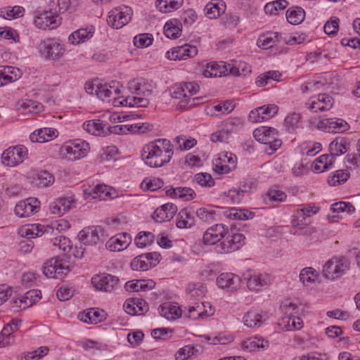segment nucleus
Returning <instances> with one entry per match:
<instances>
[{
	"label": "nucleus",
	"mask_w": 360,
	"mask_h": 360,
	"mask_svg": "<svg viewBox=\"0 0 360 360\" xmlns=\"http://www.w3.org/2000/svg\"><path fill=\"white\" fill-rule=\"evenodd\" d=\"M39 50L46 59L58 62L63 57L65 48L58 39L49 38L41 41L39 44Z\"/></svg>",
	"instance_id": "obj_5"
},
{
	"label": "nucleus",
	"mask_w": 360,
	"mask_h": 360,
	"mask_svg": "<svg viewBox=\"0 0 360 360\" xmlns=\"http://www.w3.org/2000/svg\"><path fill=\"white\" fill-rule=\"evenodd\" d=\"M224 214L228 218L238 220H246L252 219L254 217L252 212L246 210H237L236 208H231L228 211H224Z\"/></svg>",
	"instance_id": "obj_44"
},
{
	"label": "nucleus",
	"mask_w": 360,
	"mask_h": 360,
	"mask_svg": "<svg viewBox=\"0 0 360 360\" xmlns=\"http://www.w3.org/2000/svg\"><path fill=\"white\" fill-rule=\"evenodd\" d=\"M229 73L235 76H246L251 72V67L244 62L234 65L229 63Z\"/></svg>",
	"instance_id": "obj_49"
},
{
	"label": "nucleus",
	"mask_w": 360,
	"mask_h": 360,
	"mask_svg": "<svg viewBox=\"0 0 360 360\" xmlns=\"http://www.w3.org/2000/svg\"><path fill=\"white\" fill-rule=\"evenodd\" d=\"M334 162V158L326 154L319 156L312 163L311 167L314 172H323L328 169Z\"/></svg>",
	"instance_id": "obj_31"
},
{
	"label": "nucleus",
	"mask_w": 360,
	"mask_h": 360,
	"mask_svg": "<svg viewBox=\"0 0 360 360\" xmlns=\"http://www.w3.org/2000/svg\"><path fill=\"white\" fill-rule=\"evenodd\" d=\"M229 63L225 62H211L202 65V75L206 77H221L222 75H228Z\"/></svg>",
	"instance_id": "obj_16"
},
{
	"label": "nucleus",
	"mask_w": 360,
	"mask_h": 360,
	"mask_svg": "<svg viewBox=\"0 0 360 360\" xmlns=\"http://www.w3.org/2000/svg\"><path fill=\"white\" fill-rule=\"evenodd\" d=\"M131 241L129 234L122 233L112 237L105 244L106 248L110 251H121L125 249Z\"/></svg>",
	"instance_id": "obj_22"
},
{
	"label": "nucleus",
	"mask_w": 360,
	"mask_h": 360,
	"mask_svg": "<svg viewBox=\"0 0 360 360\" xmlns=\"http://www.w3.org/2000/svg\"><path fill=\"white\" fill-rule=\"evenodd\" d=\"M330 210L333 212L346 213L349 214L354 212L355 208L351 202L340 201L331 205Z\"/></svg>",
	"instance_id": "obj_52"
},
{
	"label": "nucleus",
	"mask_w": 360,
	"mask_h": 360,
	"mask_svg": "<svg viewBox=\"0 0 360 360\" xmlns=\"http://www.w3.org/2000/svg\"><path fill=\"white\" fill-rule=\"evenodd\" d=\"M79 238L82 245L99 246L105 240L104 230L101 226H89L82 230Z\"/></svg>",
	"instance_id": "obj_7"
},
{
	"label": "nucleus",
	"mask_w": 360,
	"mask_h": 360,
	"mask_svg": "<svg viewBox=\"0 0 360 360\" xmlns=\"http://www.w3.org/2000/svg\"><path fill=\"white\" fill-rule=\"evenodd\" d=\"M177 211L176 206L173 203H166L158 207L153 214V218L156 222L169 221Z\"/></svg>",
	"instance_id": "obj_20"
},
{
	"label": "nucleus",
	"mask_w": 360,
	"mask_h": 360,
	"mask_svg": "<svg viewBox=\"0 0 360 360\" xmlns=\"http://www.w3.org/2000/svg\"><path fill=\"white\" fill-rule=\"evenodd\" d=\"M254 183L251 181H245L242 182L239 186V188L231 190L229 191L228 197L231 198L233 203H238L240 201V194L242 195L245 193L250 192L252 188Z\"/></svg>",
	"instance_id": "obj_37"
},
{
	"label": "nucleus",
	"mask_w": 360,
	"mask_h": 360,
	"mask_svg": "<svg viewBox=\"0 0 360 360\" xmlns=\"http://www.w3.org/2000/svg\"><path fill=\"white\" fill-rule=\"evenodd\" d=\"M120 93V90L117 86L108 84H99L97 89L96 96L101 101H105L112 97L116 98L115 96Z\"/></svg>",
	"instance_id": "obj_33"
},
{
	"label": "nucleus",
	"mask_w": 360,
	"mask_h": 360,
	"mask_svg": "<svg viewBox=\"0 0 360 360\" xmlns=\"http://www.w3.org/2000/svg\"><path fill=\"white\" fill-rule=\"evenodd\" d=\"M318 274L311 267L303 269L300 274V279L304 285L314 282Z\"/></svg>",
	"instance_id": "obj_59"
},
{
	"label": "nucleus",
	"mask_w": 360,
	"mask_h": 360,
	"mask_svg": "<svg viewBox=\"0 0 360 360\" xmlns=\"http://www.w3.org/2000/svg\"><path fill=\"white\" fill-rule=\"evenodd\" d=\"M162 316L167 320L173 321L179 318L183 311L176 303L165 302L159 307Z\"/></svg>",
	"instance_id": "obj_24"
},
{
	"label": "nucleus",
	"mask_w": 360,
	"mask_h": 360,
	"mask_svg": "<svg viewBox=\"0 0 360 360\" xmlns=\"http://www.w3.org/2000/svg\"><path fill=\"white\" fill-rule=\"evenodd\" d=\"M54 176L47 171H40L34 178L35 184L38 188L48 187L53 184Z\"/></svg>",
	"instance_id": "obj_45"
},
{
	"label": "nucleus",
	"mask_w": 360,
	"mask_h": 360,
	"mask_svg": "<svg viewBox=\"0 0 360 360\" xmlns=\"http://www.w3.org/2000/svg\"><path fill=\"white\" fill-rule=\"evenodd\" d=\"M16 109L22 114L38 113L43 109V105L32 100H21L16 103Z\"/></svg>",
	"instance_id": "obj_29"
},
{
	"label": "nucleus",
	"mask_w": 360,
	"mask_h": 360,
	"mask_svg": "<svg viewBox=\"0 0 360 360\" xmlns=\"http://www.w3.org/2000/svg\"><path fill=\"white\" fill-rule=\"evenodd\" d=\"M197 19V13L193 9L185 11L181 15L180 20L185 26H190L193 25Z\"/></svg>",
	"instance_id": "obj_64"
},
{
	"label": "nucleus",
	"mask_w": 360,
	"mask_h": 360,
	"mask_svg": "<svg viewBox=\"0 0 360 360\" xmlns=\"http://www.w3.org/2000/svg\"><path fill=\"white\" fill-rule=\"evenodd\" d=\"M349 177V174L345 170H338L328 179V182L330 186H335L337 185L346 182Z\"/></svg>",
	"instance_id": "obj_54"
},
{
	"label": "nucleus",
	"mask_w": 360,
	"mask_h": 360,
	"mask_svg": "<svg viewBox=\"0 0 360 360\" xmlns=\"http://www.w3.org/2000/svg\"><path fill=\"white\" fill-rule=\"evenodd\" d=\"M166 194L169 196L184 199L185 200H191L195 196V191L188 187L170 188L166 191Z\"/></svg>",
	"instance_id": "obj_32"
},
{
	"label": "nucleus",
	"mask_w": 360,
	"mask_h": 360,
	"mask_svg": "<svg viewBox=\"0 0 360 360\" xmlns=\"http://www.w3.org/2000/svg\"><path fill=\"white\" fill-rule=\"evenodd\" d=\"M58 131L52 128H44L38 129L30 135L32 142L44 143L57 136Z\"/></svg>",
	"instance_id": "obj_27"
},
{
	"label": "nucleus",
	"mask_w": 360,
	"mask_h": 360,
	"mask_svg": "<svg viewBox=\"0 0 360 360\" xmlns=\"http://www.w3.org/2000/svg\"><path fill=\"white\" fill-rule=\"evenodd\" d=\"M267 197L269 198V200L272 204L279 203L284 201L286 199V194L277 188H271L269 190L267 194Z\"/></svg>",
	"instance_id": "obj_60"
},
{
	"label": "nucleus",
	"mask_w": 360,
	"mask_h": 360,
	"mask_svg": "<svg viewBox=\"0 0 360 360\" xmlns=\"http://www.w3.org/2000/svg\"><path fill=\"white\" fill-rule=\"evenodd\" d=\"M197 352L198 349L193 345H186L176 352L175 358L176 360H186L190 356L194 355Z\"/></svg>",
	"instance_id": "obj_58"
},
{
	"label": "nucleus",
	"mask_w": 360,
	"mask_h": 360,
	"mask_svg": "<svg viewBox=\"0 0 360 360\" xmlns=\"http://www.w3.org/2000/svg\"><path fill=\"white\" fill-rule=\"evenodd\" d=\"M120 103L125 106L146 108L149 105V98L141 96H127Z\"/></svg>",
	"instance_id": "obj_46"
},
{
	"label": "nucleus",
	"mask_w": 360,
	"mask_h": 360,
	"mask_svg": "<svg viewBox=\"0 0 360 360\" xmlns=\"http://www.w3.org/2000/svg\"><path fill=\"white\" fill-rule=\"evenodd\" d=\"M131 15L132 10L129 7L115 8L109 12L107 22L113 28L120 29L130 21Z\"/></svg>",
	"instance_id": "obj_9"
},
{
	"label": "nucleus",
	"mask_w": 360,
	"mask_h": 360,
	"mask_svg": "<svg viewBox=\"0 0 360 360\" xmlns=\"http://www.w3.org/2000/svg\"><path fill=\"white\" fill-rule=\"evenodd\" d=\"M281 74L278 71L269 70L259 75L255 80L257 86H264L270 80L279 81Z\"/></svg>",
	"instance_id": "obj_42"
},
{
	"label": "nucleus",
	"mask_w": 360,
	"mask_h": 360,
	"mask_svg": "<svg viewBox=\"0 0 360 360\" xmlns=\"http://www.w3.org/2000/svg\"><path fill=\"white\" fill-rule=\"evenodd\" d=\"M131 268L134 271H147L152 268L151 263L147 260L144 254L137 256L131 262Z\"/></svg>",
	"instance_id": "obj_47"
},
{
	"label": "nucleus",
	"mask_w": 360,
	"mask_h": 360,
	"mask_svg": "<svg viewBox=\"0 0 360 360\" xmlns=\"http://www.w3.org/2000/svg\"><path fill=\"white\" fill-rule=\"evenodd\" d=\"M214 170L218 174H228L236 168V157L232 154L226 153L212 161Z\"/></svg>",
	"instance_id": "obj_10"
},
{
	"label": "nucleus",
	"mask_w": 360,
	"mask_h": 360,
	"mask_svg": "<svg viewBox=\"0 0 360 360\" xmlns=\"http://www.w3.org/2000/svg\"><path fill=\"white\" fill-rule=\"evenodd\" d=\"M70 271V267L63 259L52 258L44 263L43 273L47 278H62Z\"/></svg>",
	"instance_id": "obj_8"
},
{
	"label": "nucleus",
	"mask_w": 360,
	"mask_h": 360,
	"mask_svg": "<svg viewBox=\"0 0 360 360\" xmlns=\"http://www.w3.org/2000/svg\"><path fill=\"white\" fill-rule=\"evenodd\" d=\"M94 30L95 29L93 26L79 29L69 36L68 41L72 44L82 43L93 37Z\"/></svg>",
	"instance_id": "obj_26"
},
{
	"label": "nucleus",
	"mask_w": 360,
	"mask_h": 360,
	"mask_svg": "<svg viewBox=\"0 0 360 360\" xmlns=\"http://www.w3.org/2000/svg\"><path fill=\"white\" fill-rule=\"evenodd\" d=\"M40 207V202L34 198H29L20 201L15 207V213L20 217H29L37 213Z\"/></svg>",
	"instance_id": "obj_13"
},
{
	"label": "nucleus",
	"mask_w": 360,
	"mask_h": 360,
	"mask_svg": "<svg viewBox=\"0 0 360 360\" xmlns=\"http://www.w3.org/2000/svg\"><path fill=\"white\" fill-rule=\"evenodd\" d=\"M183 0H156L158 10L164 13L172 12L181 6Z\"/></svg>",
	"instance_id": "obj_38"
},
{
	"label": "nucleus",
	"mask_w": 360,
	"mask_h": 360,
	"mask_svg": "<svg viewBox=\"0 0 360 360\" xmlns=\"http://www.w3.org/2000/svg\"><path fill=\"white\" fill-rule=\"evenodd\" d=\"M198 49L195 46L190 44H184L178 46L171 49V51L167 53V58L169 60H186L188 58H192L196 56Z\"/></svg>",
	"instance_id": "obj_15"
},
{
	"label": "nucleus",
	"mask_w": 360,
	"mask_h": 360,
	"mask_svg": "<svg viewBox=\"0 0 360 360\" xmlns=\"http://www.w3.org/2000/svg\"><path fill=\"white\" fill-rule=\"evenodd\" d=\"M217 284L220 288L236 291L240 287V278L232 273H222L217 277Z\"/></svg>",
	"instance_id": "obj_18"
},
{
	"label": "nucleus",
	"mask_w": 360,
	"mask_h": 360,
	"mask_svg": "<svg viewBox=\"0 0 360 360\" xmlns=\"http://www.w3.org/2000/svg\"><path fill=\"white\" fill-rule=\"evenodd\" d=\"M234 109V105L232 102L227 101L223 103H219L213 107H211L210 109V112H208L207 114H211L212 115H215V112H220L221 114H228L233 111Z\"/></svg>",
	"instance_id": "obj_57"
},
{
	"label": "nucleus",
	"mask_w": 360,
	"mask_h": 360,
	"mask_svg": "<svg viewBox=\"0 0 360 360\" xmlns=\"http://www.w3.org/2000/svg\"><path fill=\"white\" fill-rule=\"evenodd\" d=\"M194 220L189 208L182 209L178 214L176 226L179 229H188L193 226Z\"/></svg>",
	"instance_id": "obj_34"
},
{
	"label": "nucleus",
	"mask_w": 360,
	"mask_h": 360,
	"mask_svg": "<svg viewBox=\"0 0 360 360\" xmlns=\"http://www.w3.org/2000/svg\"><path fill=\"white\" fill-rule=\"evenodd\" d=\"M243 234L236 233L229 234L226 238L221 233H217L213 229H207L203 235V242L207 245H214V250L218 254H227L238 250L245 243Z\"/></svg>",
	"instance_id": "obj_2"
},
{
	"label": "nucleus",
	"mask_w": 360,
	"mask_h": 360,
	"mask_svg": "<svg viewBox=\"0 0 360 360\" xmlns=\"http://www.w3.org/2000/svg\"><path fill=\"white\" fill-rule=\"evenodd\" d=\"M350 140L347 137H337L329 146L330 156H336L345 153L349 148Z\"/></svg>",
	"instance_id": "obj_23"
},
{
	"label": "nucleus",
	"mask_w": 360,
	"mask_h": 360,
	"mask_svg": "<svg viewBox=\"0 0 360 360\" xmlns=\"http://www.w3.org/2000/svg\"><path fill=\"white\" fill-rule=\"evenodd\" d=\"M163 184V181L161 179L146 178L143 180V181L141 184V186L143 189L154 191L162 187Z\"/></svg>",
	"instance_id": "obj_55"
},
{
	"label": "nucleus",
	"mask_w": 360,
	"mask_h": 360,
	"mask_svg": "<svg viewBox=\"0 0 360 360\" xmlns=\"http://www.w3.org/2000/svg\"><path fill=\"white\" fill-rule=\"evenodd\" d=\"M219 210L217 211L214 207H200L197 210V217L203 222H212L216 220V217L219 214Z\"/></svg>",
	"instance_id": "obj_39"
},
{
	"label": "nucleus",
	"mask_w": 360,
	"mask_h": 360,
	"mask_svg": "<svg viewBox=\"0 0 360 360\" xmlns=\"http://www.w3.org/2000/svg\"><path fill=\"white\" fill-rule=\"evenodd\" d=\"M3 79L6 81V84L16 81L20 77L21 73L18 68L11 66H4L1 68Z\"/></svg>",
	"instance_id": "obj_48"
},
{
	"label": "nucleus",
	"mask_w": 360,
	"mask_h": 360,
	"mask_svg": "<svg viewBox=\"0 0 360 360\" xmlns=\"http://www.w3.org/2000/svg\"><path fill=\"white\" fill-rule=\"evenodd\" d=\"M214 313V309L209 302H196L184 311V316L193 320L205 319L213 315Z\"/></svg>",
	"instance_id": "obj_11"
},
{
	"label": "nucleus",
	"mask_w": 360,
	"mask_h": 360,
	"mask_svg": "<svg viewBox=\"0 0 360 360\" xmlns=\"http://www.w3.org/2000/svg\"><path fill=\"white\" fill-rule=\"evenodd\" d=\"M108 186L104 184H97L94 188L85 191V193L92 198H101L102 194L108 195Z\"/></svg>",
	"instance_id": "obj_61"
},
{
	"label": "nucleus",
	"mask_w": 360,
	"mask_h": 360,
	"mask_svg": "<svg viewBox=\"0 0 360 360\" xmlns=\"http://www.w3.org/2000/svg\"><path fill=\"white\" fill-rule=\"evenodd\" d=\"M308 108L314 112L318 111H326L330 110L333 105V98L326 94H319L317 98L310 103H307Z\"/></svg>",
	"instance_id": "obj_21"
},
{
	"label": "nucleus",
	"mask_w": 360,
	"mask_h": 360,
	"mask_svg": "<svg viewBox=\"0 0 360 360\" xmlns=\"http://www.w3.org/2000/svg\"><path fill=\"white\" fill-rule=\"evenodd\" d=\"M174 154L173 145L166 139H159L146 144L141 158L150 167H160L168 163Z\"/></svg>",
	"instance_id": "obj_1"
},
{
	"label": "nucleus",
	"mask_w": 360,
	"mask_h": 360,
	"mask_svg": "<svg viewBox=\"0 0 360 360\" xmlns=\"http://www.w3.org/2000/svg\"><path fill=\"white\" fill-rule=\"evenodd\" d=\"M281 40V36L279 33L268 32L259 37L257 45L264 49H268L273 47Z\"/></svg>",
	"instance_id": "obj_30"
},
{
	"label": "nucleus",
	"mask_w": 360,
	"mask_h": 360,
	"mask_svg": "<svg viewBox=\"0 0 360 360\" xmlns=\"http://www.w3.org/2000/svg\"><path fill=\"white\" fill-rule=\"evenodd\" d=\"M337 259L338 258L335 257L330 260H328L323 269V275L327 278L334 279L337 278L336 275V267H337Z\"/></svg>",
	"instance_id": "obj_53"
},
{
	"label": "nucleus",
	"mask_w": 360,
	"mask_h": 360,
	"mask_svg": "<svg viewBox=\"0 0 360 360\" xmlns=\"http://www.w3.org/2000/svg\"><path fill=\"white\" fill-rule=\"evenodd\" d=\"M164 33L169 39H176L181 34V23L177 19L167 22L164 27Z\"/></svg>",
	"instance_id": "obj_36"
},
{
	"label": "nucleus",
	"mask_w": 360,
	"mask_h": 360,
	"mask_svg": "<svg viewBox=\"0 0 360 360\" xmlns=\"http://www.w3.org/2000/svg\"><path fill=\"white\" fill-rule=\"evenodd\" d=\"M70 6V0H50L48 10L34 18V25L42 30H53L60 25V13H65Z\"/></svg>",
	"instance_id": "obj_3"
},
{
	"label": "nucleus",
	"mask_w": 360,
	"mask_h": 360,
	"mask_svg": "<svg viewBox=\"0 0 360 360\" xmlns=\"http://www.w3.org/2000/svg\"><path fill=\"white\" fill-rule=\"evenodd\" d=\"M89 144L83 140H75L63 144L60 149V158L68 161H76L86 157Z\"/></svg>",
	"instance_id": "obj_4"
},
{
	"label": "nucleus",
	"mask_w": 360,
	"mask_h": 360,
	"mask_svg": "<svg viewBox=\"0 0 360 360\" xmlns=\"http://www.w3.org/2000/svg\"><path fill=\"white\" fill-rule=\"evenodd\" d=\"M84 129L88 133L96 136L106 135L107 123H104L100 120H89L84 123Z\"/></svg>",
	"instance_id": "obj_28"
},
{
	"label": "nucleus",
	"mask_w": 360,
	"mask_h": 360,
	"mask_svg": "<svg viewBox=\"0 0 360 360\" xmlns=\"http://www.w3.org/2000/svg\"><path fill=\"white\" fill-rule=\"evenodd\" d=\"M196 182L204 187H212L214 185V181L212 176L207 173H198L195 176Z\"/></svg>",
	"instance_id": "obj_62"
},
{
	"label": "nucleus",
	"mask_w": 360,
	"mask_h": 360,
	"mask_svg": "<svg viewBox=\"0 0 360 360\" xmlns=\"http://www.w3.org/2000/svg\"><path fill=\"white\" fill-rule=\"evenodd\" d=\"M154 239V235L151 232H140L135 238V243L138 248H143L150 245Z\"/></svg>",
	"instance_id": "obj_51"
},
{
	"label": "nucleus",
	"mask_w": 360,
	"mask_h": 360,
	"mask_svg": "<svg viewBox=\"0 0 360 360\" xmlns=\"http://www.w3.org/2000/svg\"><path fill=\"white\" fill-rule=\"evenodd\" d=\"M241 348L245 352H255L259 349H266L269 347V342L262 338L252 337L241 342Z\"/></svg>",
	"instance_id": "obj_25"
},
{
	"label": "nucleus",
	"mask_w": 360,
	"mask_h": 360,
	"mask_svg": "<svg viewBox=\"0 0 360 360\" xmlns=\"http://www.w3.org/2000/svg\"><path fill=\"white\" fill-rule=\"evenodd\" d=\"M20 323V320L13 319L4 326L1 332L7 337H14L13 334L19 329Z\"/></svg>",
	"instance_id": "obj_63"
},
{
	"label": "nucleus",
	"mask_w": 360,
	"mask_h": 360,
	"mask_svg": "<svg viewBox=\"0 0 360 360\" xmlns=\"http://www.w3.org/2000/svg\"><path fill=\"white\" fill-rule=\"evenodd\" d=\"M28 155L27 148L22 145L11 146L1 155V162L8 167H15L22 163Z\"/></svg>",
	"instance_id": "obj_6"
},
{
	"label": "nucleus",
	"mask_w": 360,
	"mask_h": 360,
	"mask_svg": "<svg viewBox=\"0 0 360 360\" xmlns=\"http://www.w3.org/2000/svg\"><path fill=\"white\" fill-rule=\"evenodd\" d=\"M103 311L98 309H91L87 312L79 315L80 320L89 323H97L103 319Z\"/></svg>",
	"instance_id": "obj_41"
},
{
	"label": "nucleus",
	"mask_w": 360,
	"mask_h": 360,
	"mask_svg": "<svg viewBox=\"0 0 360 360\" xmlns=\"http://www.w3.org/2000/svg\"><path fill=\"white\" fill-rule=\"evenodd\" d=\"M245 326L253 328L259 327L263 323V316L255 311H248L243 316Z\"/></svg>",
	"instance_id": "obj_43"
},
{
	"label": "nucleus",
	"mask_w": 360,
	"mask_h": 360,
	"mask_svg": "<svg viewBox=\"0 0 360 360\" xmlns=\"http://www.w3.org/2000/svg\"><path fill=\"white\" fill-rule=\"evenodd\" d=\"M91 283L97 290L111 292L119 285V279L115 276L102 274L94 276Z\"/></svg>",
	"instance_id": "obj_12"
},
{
	"label": "nucleus",
	"mask_w": 360,
	"mask_h": 360,
	"mask_svg": "<svg viewBox=\"0 0 360 360\" xmlns=\"http://www.w3.org/2000/svg\"><path fill=\"white\" fill-rule=\"evenodd\" d=\"M129 88L136 95L149 98L153 93L154 85L143 78L134 79Z\"/></svg>",
	"instance_id": "obj_19"
},
{
	"label": "nucleus",
	"mask_w": 360,
	"mask_h": 360,
	"mask_svg": "<svg viewBox=\"0 0 360 360\" xmlns=\"http://www.w3.org/2000/svg\"><path fill=\"white\" fill-rule=\"evenodd\" d=\"M305 16V12L302 8L292 7L286 11V19L292 25H298L301 23Z\"/></svg>",
	"instance_id": "obj_40"
},
{
	"label": "nucleus",
	"mask_w": 360,
	"mask_h": 360,
	"mask_svg": "<svg viewBox=\"0 0 360 360\" xmlns=\"http://www.w3.org/2000/svg\"><path fill=\"white\" fill-rule=\"evenodd\" d=\"M317 127L326 132L341 133L349 129V125L345 120L339 118H326L320 120Z\"/></svg>",
	"instance_id": "obj_14"
},
{
	"label": "nucleus",
	"mask_w": 360,
	"mask_h": 360,
	"mask_svg": "<svg viewBox=\"0 0 360 360\" xmlns=\"http://www.w3.org/2000/svg\"><path fill=\"white\" fill-rule=\"evenodd\" d=\"M153 37L151 34L143 33L134 38V44L137 48L148 47L152 44Z\"/></svg>",
	"instance_id": "obj_56"
},
{
	"label": "nucleus",
	"mask_w": 360,
	"mask_h": 360,
	"mask_svg": "<svg viewBox=\"0 0 360 360\" xmlns=\"http://www.w3.org/2000/svg\"><path fill=\"white\" fill-rule=\"evenodd\" d=\"M266 140H264V144L269 145L272 151L278 149L281 146V139L277 138V131L274 128L271 127V131L266 135Z\"/></svg>",
	"instance_id": "obj_50"
},
{
	"label": "nucleus",
	"mask_w": 360,
	"mask_h": 360,
	"mask_svg": "<svg viewBox=\"0 0 360 360\" xmlns=\"http://www.w3.org/2000/svg\"><path fill=\"white\" fill-rule=\"evenodd\" d=\"M53 227L47 226L44 227L42 225H37L36 226H32L31 228L30 227H22L19 233L23 236L26 237L27 239L30 240V238H34L35 236H39V232H46L49 233L50 231H53Z\"/></svg>",
	"instance_id": "obj_35"
},
{
	"label": "nucleus",
	"mask_w": 360,
	"mask_h": 360,
	"mask_svg": "<svg viewBox=\"0 0 360 360\" xmlns=\"http://www.w3.org/2000/svg\"><path fill=\"white\" fill-rule=\"evenodd\" d=\"M245 279L248 289L255 292L269 286L271 283V278L267 274H254L248 276Z\"/></svg>",
	"instance_id": "obj_17"
}]
</instances>
